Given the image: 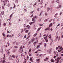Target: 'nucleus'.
Masks as SVG:
<instances>
[{
  "label": "nucleus",
  "mask_w": 63,
  "mask_h": 63,
  "mask_svg": "<svg viewBox=\"0 0 63 63\" xmlns=\"http://www.w3.org/2000/svg\"><path fill=\"white\" fill-rule=\"evenodd\" d=\"M60 59H61V57L60 58H57V59H55V61H57L56 63H59V60H60Z\"/></svg>",
  "instance_id": "obj_1"
},
{
  "label": "nucleus",
  "mask_w": 63,
  "mask_h": 63,
  "mask_svg": "<svg viewBox=\"0 0 63 63\" xmlns=\"http://www.w3.org/2000/svg\"><path fill=\"white\" fill-rule=\"evenodd\" d=\"M22 46H21L20 47V49H19V51L21 53L23 51V49H22Z\"/></svg>",
  "instance_id": "obj_2"
},
{
  "label": "nucleus",
  "mask_w": 63,
  "mask_h": 63,
  "mask_svg": "<svg viewBox=\"0 0 63 63\" xmlns=\"http://www.w3.org/2000/svg\"><path fill=\"white\" fill-rule=\"evenodd\" d=\"M61 7V6L59 5L58 6V7L57 8V10H59V9H60Z\"/></svg>",
  "instance_id": "obj_3"
},
{
  "label": "nucleus",
  "mask_w": 63,
  "mask_h": 63,
  "mask_svg": "<svg viewBox=\"0 0 63 63\" xmlns=\"http://www.w3.org/2000/svg\"><path fill=\"white\" fill-rule=\"evenodd\" d=\"M10 53V52H8L6 54V56H9V55Z\"/></svg>",
  "instance_id": "obj_4"
},
{
  "label": "nucleus",
  "mask_w": 63,
  "mask_h": 63,
  "mask_svg": "<svg viewBox=\"0 0 63 63\" xmlns=\"http://www.w3.org/2000/svg\"><path fill=\"white\" fill-rule=\"evenodd\" d=\"M47 36H46V37H44V39H45V40H47Z\"/></svg>",
  "instance_id": "obj_5"
},
{
  "label": "nucleus",
  "mask_w": 63,
  "mask_h": 63,
  "mask_svg": "<svg viewBox=\"0 0 63 63\" xmlns=\"http://www.w3.org/2000/svg\"><path fill=\"white\" fill-rule=\"evenodd\" d=\"M47 52H49V53H51V50H47Z\"/></svg>",
  "instance_id": "obj_6"
},
{
  "label": "nucleus",
  "mask_w": 63,
  "mask_h": 63,
  "mask_svg": "<svg viewBox=\"0 0 63 63\" xmlns=\"http://www.w3.org/2000/svg\"><path fill=\"white\" fill-rule=\"evenodd\" d=\"M50 27H49L48 28H47L45 30V31H47V30H50Z\"/></svg>",
  "instance_id": "obj_7"
},
{
  "label": "nucleus",
  "mask_w": 63,
  "mask_h": 63,
  "mask_svg": "<svg viewBox=\"0 0 63 63\" xmlns=\"http://www.w3.org/2000/svg\"><path fill=\"white\" fill-rule=\"evenodd\" d=\"M61 48L60 47L59 48V50H58V52H61Z\"/></svg>",
  "instance_id": "obj_8"
},
{
  "label": "nucleus",
  "mask_w": 63,
  "mask_h": 63,
  "mask_svg": "<svg viewBox=\"0 0 63 63\" xmlns=\"http://www.w3.org/2000/svg\"><path fill=\"white\" fill-rule=\"evenodd\" d=\"M34 41L35 39H34V38H33L32 40V43H33V42H34Z\"/></svg>",
  "instance_id": "obj_9"
},
{
  "label": "nucleus",
  "mask_w": 63,
  "mask_h": 63,
  "mask_svg": "<svg viewBox=\"0 0 63 63\" xmlns=\"http://www.w3.org/2000/svg\"><path fill=\"white\" fill-rule=\"evenodd\" d=\"M37 18L38 17L37 16H35L34 17V18L35 19H37Z\"/></svg>",
  "instance_id": "obj_10"
},
{
  "label": "nucleus",
  "mask_w": 63,
  "mask_h": 63,
  "mask_svg": "<svg viewBox=\"0 0 63 63\" xmlns=\"http://www.w3.org/2000/svg\"><path fill=\"white\" fill-rule=\"evenodd\" d=\"M36 42H35L34 43H33V44L34 45V46H36Z\"/></svg>",
  "instance_id": "obj_11"
},
{
  "label": "nucleus",
  "mask_w": 63,
  "mask_h": 63,
  "mask_svg": "<svg viewBox=\"0 0 63 63\" xmlns=\"http://www.w3.org/2000/svg\"><path fill=\"white\" fill-rule=\"evenodd\" d=\"M48 37H49V39H51V34H50L49 35Z\"/></svg>",
  "instance_id": "obj_12"
},
{
  "label": "nucleus",
  "mask_w": 63,
  "mask_h": 63,
  "mask_svg": "<svg viewBox=\"0 0 63 63\" xmlns=\"http://www.w3.org/2000/svg\"><path fill=\"white\" fill-rule=\"evenodd\" d=\"M3 51V49L1 48V49L0 52H2Z\"/></svg>",
  "instance_id": "obj_13"
},
{
  "label": "nucleus",
  "mask_w": 63,
  "mask_h": 63,
  "mask_svg": "<svg viewBox=\"0 0 63 63\" xmlns=\"http://www.w3.org/2000/svg\"><path fill=\"white\" fill-rule=\"evenodd\" d=\"M56 2H57V3H59V0H56Z\"/></svg>",
  "instance_id": "obj_14"
},
{
  "label": "nucleus",
  "mask_w": 63,
  "mask_h": 63,
  "mask_svg": "<svg viewBox=\"0 0 63 63\" xmlns=\"http://www.w3.org/2000/svg\"><path fill=\"white\" fill-rule=\"evenodd\" d=\"M57 15H58V13H56V14L55 15L54 17H56V16H57Z\"/></svg>",
  "instance_id": "obj_15"
},
{
  "label": "nucleus",
  "mask_w": 63,
  "mask_h": 63,
  "mask_svg": "<svg viewBox=\"0 0 63 63\" xmlns=\"http://www.w3.org/2000/svg\"><path fill=\"white\" fill-rule=\"evenodd\" d=\"M43 4V0H41V2H40V4Z\"/></svg>",
  "instance_id": "obj_16"
},
{
  "label": "nucleus",
  "mask_w": 63,
  "mask_h": 63,
  "mask_svg": "<svg viewBox=\"0 0 63 63\" xmlns=\"http://www.w3.org/2000/svg\"><path fill=\"white\" fill-rule=\"evenodd\" d=\"M28 30H26L25 31V32L26 33H28Z\"/></svg>",
  "instance_id": "obj_17"
},
{
  "label": "nucleus",
  "mask_w": 63,
  "mask_h": 63,
  "mask_svg": "<svg viewBox=\"0 0 63 63\" xmlns=\"http://www.w3.org/2000/svg\"><path fill=\"white\" fill-rule=\"evenodd\" d=\"M12 59V56H11L9 58V59L10 60H11V59Z\"/></svg>",
  "instance_id": "obj_18"
},
{
  "label": "nucleus",
  "mask_w": 63,
  "mask_h": 63,
  "mask_svg": "<svg viewBox=\"0 0 63 63\" xmlns=\"http://www.w3.org/2000/svg\"><path fill=\"white\" fill-rule=\"evenodd\" d=\"M26 27H27V28H29V25H28L27 26H26Z\"/></svg>",
  "instance_id": "obj_19"
},
{
  "label": "nucleus",
  "mask_w": 63,
  "mask_h": 63,
  "mask_svg": "<svg viewBox=\"0 0 63 63\" xmlns=\"http://www.w3.org/2000/svg\"><path fill=\"white\" fill-rule=\"evenodd\" d=\"M47 12H48L49 11V10H50V8H49L48 7L47 8Z\"/></svg>",
  "instance_id": "obj_20"
},
{
  "label": "nucleus",
  "mask_w": 63,
  "mask_h": 63,
  "mask_svg": "<svg viewBox=\"0 0 63 63\" xmlns=\"http://www.w3.org/2000/svg\"><path fill=\"white\" fill-rule=\"evenodd\" d=\"M50 61H51V62H54V61L52 59H51L50 60Z\"/></svg>",
  "instance_id": "obj_21"
},
{
  "label": "nucleus",
  "mask_w": 63,
  "mask_h": 63,
  "mask_svg": "<svg viewBox=\"0 0 63 63\" xmlns=\"http://www.w3.org/2000/svg\"><path fill=\"white\" fill-rule=\"evenodd\" d=\"M53 40L52 39H51V43H52V42H53Z\"/></svg>",
  "instance_id": "obj_22"
},
{
  "label": "nucleus",
  "mask_w": 63,
  "mask_h": 63,
  "mask_svg": "<svg viewBox=\"0 0 63 63\" xmlns=\"http://www.w3.org/2000/svg\"><path fill=\"white\" fill-rule=\"evenodd\" d=\"M41 29V28H38L37 30V31H39V30H40V29Z\"/></svg>",
  "instance_id": "obj_23"
},
{
  "label": "nucleus",
  "mask_w": 63,
  "mask_h": 63,
  "mask_svg": "<svg viewBox=\"0 0 63 63\" xmlns=\"http://www.w3.org/2000/svg\"><path fill=\"white\" fill-rule=\"evenodd\" d=\"M39 47H40V45H38L37 47V48H39Z\"/></svg>",
  "instance_id": "obj_24"
},
{
  "label": "nucleus",
  "mask_w": 63,
  "mask_h": 63,
  "mask_svg": "<svg viewBox=\"0 0 63 63\" xmlns=\"http://www.w3.org/2000/svg\"><path fill=\"white\" fill-rule=\"evenodd\" d=\"M12 57H13V58H15V56L14 55H13L12 56Z\"/></svg>",
  "instance_id": "obj_25"
},
{
  "label": "nucleus",
  "mask_w": 63,
  "mask_h": 63,
  "mask_svg": "<svg viewBox=\"0 0 63 63\" xmlns=\"http://www.w3.org/2000/svg\"><path fill=\"white\" fill-rule=\"evenodd\" d=\"M30 38V36H29L27 38L26 40H27V39H29V38Z\"/></svg>",
  "instance_id": "obj_26"
},
{
  "label": "nucleus",
  "mask_w": 63,
  "mask_h": 63,
  "mask_svg": "<svg viewBox=\"0 0 63 63\" xmlns=\"http://www.w3.org/2000/svg\"><path fill=\"white\" fill-rule=\"evenodd\" d=\"M2 35L3 36H5V33H2Z\"/></svg>",
  "instance_id": "obj_27"
},
{
  "label": "nucleus",
  "mask_w": 63,
  "mask_h": 63,
  "mask_svg": "<svg viewBox=\"0 0 63 63\" xmlns=\"http://www.w3.org/2000/svg\"><path fill=\"white\" fill-rule=\"evenodd\" d=\"M3 3H4V5L5 6V4H6V3H5V2L3 1Z\"/></svg>",
  "instance_id": "obj_28"
},
{
  "label": "nucleus",
  "mask_w": 63,
  "mask_h": 63,
  "mask_svg": "<svg viewBox=\"0 0 63 63\" xmlns=\"http://www.w3.org/2000/svg\"><path fill=\"white\" fill-rule=\"evenodd\" d=\"M37 10L38 12H39V11H40V10H39V8H37Z\"/></svg>",
  "instance_id": "obj_29"
},
{
  "label": "nucleus",
  "mask_w": 63,
  "mask_h": 63,
  "mask_svg": "<svg viewBox=\"0 0 63 63\" xmlns=\"http://www.w3.org/2000/svg\"><path fill=\"white\" fill-rule=\"evenodd\" d=\"M31 48H30L29 49V52H31Z\"/></svg>",
  "instance_id": "obj_30"
},
{
  "label": "nucleus",
  "mask_w": 63,
  "mask_h": 63,
  "mask_svg": "<svg viewBox=\"0 0 63 63\" xmlns=\"http://www.w3.org/2000/svg\"><path fill=\"white\" fill-rule=\"evenodd\" d=\"M50 7H52V8H53V5H51L50 6Z\"/></svg>",
  "instance_id": "obj_31"
},
{
  "label": "nucleus",
  "mask_w": 63,
  "mask_h": 63,
  "mask_svg": "<svg viewBox=\"0 0 63 63\" xmlns=\"http://www.w3.org/2000/svg\"><path fill=\"white\" fill-rule=\"evenodd\" d=\"M2 9L3 10H4V6H2Z\"/></svg>",
  "instance_id": "obj_32"
},
{
  "label": "nucleus",
  "mask_w": 63,
  "mask_h": 63,
  "mask_svg": "<svg viewBox=\"0 0 63 63\" xmlns=\"http://www.w3.org/2000/svg\"><path fill=\"white\" fill-rule=\"evenodd\" d=\"M37 33L35 34L34 35V37H35V36H37Z\"/></svg>",
  "instance_id": "obj_33"
},
{
  "label": "nucleus",
  "mask_w": 63,
  "mask_h": 63,
  "mask_svg": "<svg viewBox=\"0 0 63 63\" xmlns=\"http://www.w3.org/2000/svg\"><path fill=\"white\" fill-rule=\"evenodd\" d=\"M1 15H3L4 14V12L3 11L1 12Z\"/></svg>",
  "instance_id": "obj_34"
},
{
  "label": "nucleus",
  "mask_w": 63,
  "mask_h": 63,
  "mask_svg": "<svg viewBox=\"0 0 63 63\" xmlns=\"http://www.w3.org/2000/svg\"><path fill=\"white\" fill-rule=\"evenodd\" d=\"M43 24H41L40 25V26H43Z\"/></svg>",
  "instance_id": "obj_35"
},
{
  "label": "nucleus",
  "mask_w": 63,
  "mask_h": 63,
  "mask_svg": "<svg viewBox=\"0 0 63 63\" xmlns=\"http://www.w3.org/2000/svg\"><path fill=\"white\" fill-rule=\"evenodd\" d=\"M16 61L17 62V63H18V62H19V60H18V59H17V60Z\"/></svg>",
  "instance_id": "obj_36"
},
{
  "label": "nucleus",
  "mask_w": 63,
  "mask_h": 63,
  "mask_svg": "<svg viewBox=\"0 0 63 63\" xmlns=\"http://www.w3.org/2000/svg\"><path fill=\"white\" fill-rule=\"evenodd\" d=\"M13 9V7H11L10 8V10H12Z\"/></svg>",
  "instance_id": "obj_37"
},
{
  "label": "nucleus",
  "mask_w": 63,
  "mask_h": 63,
  "mask_svg": "<svg viewBox=\"0 0 63 63\" xmlns=\"http://www.w3.org/2000/svg\"><path fill=\"white\" fill-rule=\"evenodd\" d=\"M10 50V49H9L7 50V52H9V50Z\"/></svg>",
  "instance_id": "obj_38"
},
{
  "label": "nucleus",
  "mask_w": 63,
  "mask_h": 63,
  "mask_svg": "<svg viewBox=\"0 0 63 63\" xmlns=\"http://www.w3.org/2000/svg\"><path fill=\"white\" fill-rule=\"evenodd\" d=\"M6 24L4 23V26H6Z\"/></svg>",
  "instance_id": "obj_39"
},
{
  "label": "nucleus",
  "mask_w": 63,
  "mask_h": 63,
  "mask_svg": "<svg viewBox=\"0 0 63 63\" xmlns=\"http://www.w3.org/2000/svg\"><path fill=\"white\" fill-rule=\"evenodd\" d=\"M34 12V11H33L32 12H31V14H33Z\"/></svg>",
  "instance_id": "obj_40"
},
{
  "label": "nucleus",
  "mask_w": 63,
  "mask_h": 63,
  "mask_svg": "<svg viewBox=\"0 0 63 63\" xmlns=\"http://www.w3.org/2000/svg\"><path fill=\"white\" fill-rule=\"evenodd\" d=\"M13 52H15V50H14L13 51Z\"/></svg>",
  "instance_id": "obj_41"
},
{
  "label": "nucleus",
  "mask_w": 63,
  "mask_h": 63,
  "mask_svg": "<svg viewBox=\"0 0 63 63\" xmlns=\"http://www.w3.org/2000/svg\"><path fill=\"white\" fill-rule=\"evenodd\" d=\"M26 24H25L24 25V27H25V26H26Z\"/></svg>",
  "instance_id": "obj_42"
},
{
  "label": "nucleus",
  "mask_w": 63,
  "mask_h": 63,
  "mask_svg": "<svg viewBox=\"0 0 63 63\" xmlns=\"http://www.w3.org/2000/svg\"><path fill=\"white\" fill-rule=\"evenodd\" d=\"M44 47H46V43L44 44Z\"/></svg>",
  "instance_id": "obj_43"
},
{
  "label": "nucleus",
  "mask_w": 63,
  "mask_h": 63,
  "mask_svg": "<svg viewBox=\"0 0 63 63\" xmlns=\"http://www.w3.org/2000/svg\"><path fill=\"white\" fill-rule=\"evenodd\" d=\"M39 60H40V59H36V60L37 61H39Z\"/></svg>",
  "instance_id": "obj_44"
},
{
  "label": "nucleus",
  "mask_w": 63,
  "mask_h": 63,
  "mask_svg": "<svg viewBox=\"0 0 63 63\" xmlns=\"http://www.w3.org/2000/svg\"><path fill=\"white\" fill-rule=\"evenodd\" d=\"M28 44H31V42L30 41L28 43Z\"/></svg>",
  "instance_id": "obj_45"
},
{
  "label": "nucleus",
  "mask_w": 63,
  "mask_h": 63,
  "mask_svg": "<svg viewBox=\"0 0 63 63\" xmlns=\"http://www.w3.org/2000/svg\"><path fill=\"white\" fill-rule=\"evenodd\" d=\"M56 40H57V39H58V36H57L56 37Z\"/></svg>",
  "instance_id": "obj_46"
},
{
  "label": "nucleus",
  "mask_w": 63,
  "mask_h": 63,
  "mask_svg": "<svg viewBox=\"0 0 63 63\" xmlns=\"http://www.w3.org/2000/svg\"><path fill=\"white\" fill-rule=\"evenodd\" d=\"M45 21H47V19H46L45 20Z\"/></svg>",
  "instance_id": "obj_47"
},
{
  "label": "nucleus",
  "mask_w": 63,
  "mask_h": 63,
  "mask_svg": "<svg viewBox=\"0 0 63 63\" xmlns=\"http://www.w3.org/2000/svg\"><path fill=\"white\" fill-rule=\"evenodd\" d=\"M59 48L58 47H57L56 48V49H58Z\"/></svg>",
  "instance_id": "obj_48"
},
{
  "label": "nucleus",
  "mask_w": 63,
  "mask_h": 63,
  "mask_svg": "<svg viewBox=\"0 0 63 63\" xmlns=\"http://www.w3.org/2000/svg\"><path fill=\"white\" fill-rule=\"evenodd\" d=\"M34 20H35V19H34L33 18H32V21H34Z\"/></svg>",
  "instance_id": "obj_49"
},
{
  "label": "nucleus",
  "mask_w": 63,
  "mask_h": 63,
  "mask_svg": "<svg viewBox=\"0 0 63 63\" xmlns=\"http://www.w3.org/2000/svg\"><path fill=\"white\" fill-rule=\"evenodd\" d=\"M60 24L59 23L58 24L57 26H60Z\"/></svg>",
  "instance_id": "obj_50"
},
{
  "label": "nucleus",
  "mask_w": 63,
  "mask_h": 63,
  "mask_svg": "<svg viewBox=\"0 0 63 63\" xmlns=\"http://www.w3.org/2000/svg\"><path fill=\"white\" fill-rule=\"evenodd\" d=\"M56 58V56H54V58Z\"/></svg>",
  "instance_id": "obj_51"
},
{
  "label": "nucleus",
  "mask_w": 63,
  "mask_h": 63,
  "mask_svg": "<svg viewBox=\"0 0 63 63\" xmlns=\"http://www.w3.org/2000/svg\"><path fill=\"white\" fill-rule=\"evenodd\" d=\"M38 21H39V22H40V21H41V19H39Z\"/></svg>",
  "instance_id": "obj_52"
},
{
  "label": "nucleus",
  "mask_w": 63,
  "mask_h": 63,
  "mask_svg": "<svg viewBox=\"0 0 63 63\" xmlns=\"http://www.w3.org/2000/svg\"><path fill=\"white\" fill-rule=\"evenodd\" d=\"M29 56H31V54H30L29 55Z\"/></svg>",
  "instance_id": "obj_53"
},
{
  "label": "nucleus",
  "mask_w": 63,
  "mask_h": 63,
  "mask_svg": "<svg viewBox=\"0 0 63 63\" xmlns=\"http://www.w3.org/2000/svg\"><path fill=\"white\" fill-rule=\"evenodd\" d=\"M26 37V35H25L24 36V38H25Z\"/></svg>",
  "instance_id": "obj_54"
},
{
  "label": "nucleus",
  "mask_w": 63,
  "mask_h": 63,
  "mask_svg": "<svg viewBox=\"0 0 63 63\" xmlns=\"http://www.w3.org/2000/svg\"><path fill=\"white\" fill-rule=\"evenodd\" d=\"M23 55V53H22V54H21V56H22Z\"/></svg>",
  "instance_id": "obj_55"
},
{
  "label": "nucleus",
  "mask_w": 63,
  "mask_h": 63,
  "mask_svg": "<svg viewBox=\"0 0 63 63\" xmlns=\"http://www.w3.org/2000/svg\"><path fill=\"white\" fill-rule=\"evenodd\" d=\"M27 29L26 28H25L24 29V31H25V30H26Z\"/></svg>",
  "instance_id": "obj_56"
},
{
  "label": "nucleus",
  "mask_w": 63,
  "mask_h": 63,
  "mask_svg": "<svg viewBox=\"0 0 63 63\" xmlns=\"http://www.w3.org/2000/svg\"><path fill=\"white\" fill-rule=\"evenodd\" d=\"M16 7V6L15 5H14V6L13 7V8H15Z\"/></svg>",
  "instance_id": "obj_57"
},
{
  "label": "nucleus",
  "mask_w": 63,
  "mask_h": 63,
  "mask_svg": "<svg viewBox=\"0 0 63 63\" xmlns=\"http://www.w3.org/2000/svg\"><path fill=\"white\" fill-rule=\"evenodd\" d=\"M32 60V58H30V60Z\"/></svg>",
  "instance_id": "obj_58"
},
{
  "label": "nucleus",
  "mask_w": 63,
  "mask_h": 63,
  "mask_svg": "<svg viewBox=\"0 0 63 63\" xmlns=\"http://www.w3.org/2000/svg\"><path fill=\"white\" fill-rule=\"evenodd\" d=\"M27 57L28 59V58H29V57H28V56H27Z\"/></svg>",
  "instance_id": "obj_59"
},
{
  "label": "nucleus",
  "mask_w": 63,
  "mask_h": 63,
  "mask_svg": "<svg viewBox=\"0 0 63 63\" xmlns=\"http://www.w3.org/2000/svg\"><path fill=\"white\" fill-rule=\"evenodd\" d=\"M61 38H63V35H62L61 36Z\"/></svg>",
  "instance_id": "obj_60"
},
{
  "label": "nucleus",
  "mask_w": 63,
  "mask_h": 63,
  "mask_svg": "<svg viewBox=\"0 0 63 63\" xmlns=\"http://www.w3.org/2000/svg\"><path fill=\"white\" fill-rule=\"evenodd\" d=\"M26 62V61L25 60L24 62V63H25Z\"/></svg>",
  "instance_id": "obj_61"
},
{
  "label": "nucleus",
  "mask_w": 63,
  "mask_h": 63,
  "mask_svg": "<svg viewBox=\"0 0 63 63\" xmlns=\"http://www.w3.org/2000/svg\"><path fill=\"white\" fill-rule=\"evenodd\" d=\"M44 37H45V36H46V34H44Z\"/></svg>",
  "instance_id": "obj_62"
},
{
  "label": "nucleus",
  "mask_w": 63,
  "mask_h": 63,
  "mask_svg": "<svg viewBox=\"0 0 63 63\" xmlns=\"http://www.w3.org/2000/svg\"><path fill=\"white\" fill-rule=\"evenodd\" d=\"M61 47V46H60V45H59V46H58V47Z\"/></svg>",
  "instance_id": "obj_63"
},
{
  "label": "nucleus",
  "mask_w": 63,
  "mask_h": 63,
  "mask_svg": "<svg viewBox=\"0 0 63 63\" xmlns=\"http://www.w3.org/2000/svg\"><path fill=\"white\" fill-rule=\"evenodd\" d=\"M12 37V36H11V35H9V37Z\"/></svg>",
  "instance_id": "obj_64"
}]
</instances>
